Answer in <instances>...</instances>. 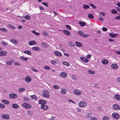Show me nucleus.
<instances>
[{
  "mask_svg": "<svg viewBox=\"0 0 120 120\" xmlns=\"http://www.w3.org/2000/svg\"><path fill=\"white\" fill-rule=\"evenodd\" d=\"M53 54L56 56L61 57L62 56L61 53L58 51H55L53 52Z\"/></svg>",
  "mask_w": 120,
  "mask_h": 120,
  "instance_id": "nucleus-11",
  "label": "nucleus"
},
{
  "mask_svg": "<svg viewBox=\"0 0 120 120\" xmlns=\"http://www.w3.org/2000/svg\"><path fill=\"white\" fill-rule=\"evenodd\" d=\"M52 88H54V89L55 90H56L57 89H58L59 88V86L56 85H55L53 86L52 87Z\"/></svg>",
  "mask_w": 120,
  "mask_h": 120,
  "instance_id": "nucleus-30",
  "label": "nucleus"
},
{
  "mask_svg": "<svg viewBox=\"0 0 120 120\" xmlns=\"http://www.w3.org/2000/svg\"><path fill=\"white\" fill-rule=\"evenodd\" d=\"M62 63L63 64L66 65L67 66H68L69 65V63L66 61H64Z\"/></svg>",
  "mask_w": 120,
  "mask_h": 120,
  "instance_id": "nucleus-42",
  "label": "nucleus"
},
{
  "mask_svg": "<svg viewBox=\"0 0 120 120\" xmlns=\"http://www.w3.org/2000/svg\"><path fill=\"white\" fill-rule=\"evenodd\" d=\"M60 75L63 78H65L67 76V74L66 72H62L60 73Z\"/></svg>",
  "mask_w": 120,
  "mask_h": 120,
  "instance_id": "nucleus-6",
  "label": "nucleus"
},
{
  "mask_svg": "<svg viewBox=\"0 0 120 120\" xmlns=\"http://www.w3.org/2000/svg\"><path fill=\"white\" fill-rule=\"evenodd\" d=\"M14 64L17 66H19L20 65V64L18 62H15L14 63Z\"/></svg>",
  "mask_w": 120,
  "mask_h": 120,
  "instance_id": "nucleus-64",
  "label": "nucleus"
},
{
  "mask_svg": "<svg viewBox=\"0 0 120 120\" xmlns=\"http://www.w3.org/2000/svg\"><path fill=\"white\" fill-rule=\"evenodd\" d=\"M92 114L90 113H88L86 115V117L88 118L91 117L92 116Z\"/></svg>",
  "mask_w": 120,
  "mask_h": 120,
  "instance_id": "nucleus-47",
  "label": "nucleus"
},
{
  "mask_svg": "<svg viewBox=\"0 0 120 120\" xmlns=\"http://www.w3.org/2000/svg\"><path fill=\"white\" fill-rule=\"evenodd\" d=\"M23 52L25 54H26L30 55H31L32 54L31 52L30 51L28 50L24 51Z\"/></svg>",
  "mask_w": 120,
  "mask_h": 120,
  "instance_id": "nucleus-25",
  "label": "nucleus"
},
{
  "mask_svg": "<svg viewBox=\"0 0 120 120\" xmlns=\"http://www.w3.org/2000/svg\"><path fill=\"white\" fill-rule=\"evenodd\" d=\"M10 41L11 42L13 43L15 45H17L18 43V42L15 40L14 39H10Z\"/></svg>",
  "mask_w": 120,
  "mask_h": 120,
  "instance_id": "nucleus-20",
  "label": "nucleus"
},
{
  "mask_svg": "<svg viewBox=\"0 0 120 120\" xmlns=\"http://www.w3.org/2000/svg\"><path fill=\"white\" fill-rule=\"evenodd\" d=\"M118 34H115L114 33H110L109 34V36L111 37L115 38L117 37Z\"/></svg>",
  "mask_w": 120,
  "mask_h": 120,
  "instance_id": "nucleus-19",
  "label": "nucleus"
},
{
  "mask_svg": "<svg viewBox=\"0 0 120 120\" xmlns=\"http://www.w3.org/2000/svg\"><path fill=\"white\" fill-rule=\"evenodd\" d=\"M113 108L115 109L118 110L120 109V107L117 105L115 104L112 105Z\"/></svg>",
  "mask_w": 120,
  "mask_h": 120,
  "instance_id": "nucleus-15",
  "label": "nucleus"
},
{
  "mask_svg": "<svg viewBox=\"0 0 120 120\" xmlns=\"http://www.w3.org/2000/svg\"><path fill=\"white\" fill-rule=\"evenodd\" d=\"M7 64L9 65H11L12 63L11 61H7L6 62Z\"/></svg>",
  "mask_w": 120,
  "mask_h": 120,
  "instance_id": "nucleus-56",
  "label": "nucleus"
},
{
  "mask_svg": "<svg viewBox=\"0 0 120 120\" xmlns=\"http://www.w3.org/2000/svg\"><path fill=\"white\" fill-rule=\"evenodd\" d=\"M22 106L24 108L29 109L31 107V106L29 104L26 103H23L22 104Z\"/></svg>",
  "mask_w": 120,
  "mask_h": 120,
  "instance_id": "nucleus-4",
  "label": "nucleus"
},
{
  "mask_svg": "<svg viewBox=\"0 0 120 120\" xmlns=\"http://www.w3.org/2000/svg\"><path fill=\"white\" fill-rule=\"evenodd\" d=\"M20 59L21 60L23 61H27V60H28V58H26L24 56H22L20 57Z\"/></svg>",
  "mask_w": 120,
  "mask_h": 120,
  "instance_id": "nucleus-29",
  "label": "nucleus"
},
{
  "mask_svg": "<svg viewBox=\"0 0 120 120\" xmlns=\"http://www.w3.org/2000/svg\"><path fill=\"white\" fill-rule=\"evenodd\" d=\"M1 117L2 118L5 120H8L10 118L8 115L5 114H3L2 115Z\"/></svg>",
  "mask_w": 120,
  "mask_h": 120,
  "instance_id": "nucleus-3",
  "label": "nucleus"
},
{
  "mask_svg": "<svg viewBox=\"0 0 120 120\" xmlns=\"http://www.w3.org/2000/svg\"><path fill=\"white\" fill-rule=\"evenodd\" d=\"M102 30L104 31H106L107 30V29L105 27H103L102 28Z\"/></svg>",
  "mask_w": 120,
  "mask_h": 120,
  "instance_id": "nucleus-61",
  "label": "nucleus"
},
{
  "mask_svg": "<svg viewBox=\"0 0 120 120\" xmlns=\"http://www.w3.org/2000/svg\"><path fill=\"white\" fill-rule=\"evenodd\" d=\"M39 103L41 105H44L46 104V102L44 100H40L38 101Z\"/></svg>",
  "mask_w": 120,
  "mask_h": 120,
  "instance_id": "nucleus-16",
  "label": "nucleus"
},
{
  "mask_svg": "<svg viewBox=\"0 0 120 120\" xmlns=\"http://www.w3.org/2000/svg\"><path fill=\"white\" fill-rule=\"evenodd\" d=\"M79 24L80 25L81 27H83L84 26H86V23L84 22H79Z\"/></svg>",
  "mask_w": 120,
  "mask_h": 120,
  "instance_id": "nucleus-26",
  "label": "nucleus"
},
{
  "mask_svg": "<svg viewBox=\"0 0 120 120\" xmlns=\"http://www.w3.org/2000/svg\"><path fill=\"white\" fill-rule=\"evenodd\" d=\"M41 3L44 5H45V6H46V7H48V4L47 3L45 2H42Z\"/></svg>",
  "mask_w": 120,
  "mask_h": 120,
  "instance_id": "nucleus-57",
  "label": "nucleus"
},
{
  "mask_svg": "<svg viewBox=\"0 0 120 120\" xmlns=\"http://www.w3.org/2000/svg\"><path fill=\"white\" fill-rule=\"evenodd\" d=\"M103 120H109V118L107 116H104L103 117Z\"/></svg>",
  "mask_w": 120,
  "mask_h": 120,
  "instance_id": "nucleus-43",
  "label": "nucleus"
},
{
  "mask_svg": "<svg viewBox=\"0 0 120 120\" xmlns=\"http://www.w3.org/2000/svg\"><path fill=\"white\" fill-rule=\"evenodd\" d=\"M0 30L4 32H7V30L5 28H1L0 29Z\"/></svg>",
  "mask_w": 120,
  "mask_h": 120,
  "instance_id": "nucleus-35",
  "label": "nucleus"
},
{
  "mask_svg": "<svg viewBox=\"0 0 120 120\" xmlns=\"http://www.w3.org/2000/svg\"><path fill=\"white\" fill-rule=\"evenodd\" d=\"M25 80L27 82H29L31 81V79L30 77L27 76L25 79Z\"/></svg>",
  "mask_w": 120,
  "mask_h": 120,
  "instance_id": "nucleus-24",
  "label": "nucleus"
},
{
  "mask_svg": "<svg viewBox=\"0 0 120 120\" xmlns=\"http://www.w3.org/2000/svg\"><path fill=\"white\" fill-rule=\"evenodd\" d=\"M9 97L11 98H15L17 97L16 94H10L9 95Z\"/></svg>",
  "mask_w": 120,
  "mask_h": 120,
  "instance_id": "nucleus-13",
  "label": "nucleus"
},
{
  "mask_svg": "<svg viewBox=\"0 0 120 120\" xmlns=\"http://www.w3.org/2000/svg\"><path fill=\"white\" fill-rule=\"evenodd\" d=\"M32 32L34 34L37 35H38L40 34V33H39L37 32L35 30L32 31Z\"/></svg>",
  "mask_w": 120,
  "mask_h": 120,
  "instance_id": "nucleus-36",
  "label": "nucleus"
},
{
  "mask_svg": "<svg viewBox=\"0 0 120 120\" xmlns=\"http://www.w3.org/2000/svg\"><path fill=\"white\" fill-rule=\"evenodd\" d=\"M65 27L66 28H67L68 29L70 30H71V26L69 25H66Z\"/></svg>",
  "mask_w": 120,
  "mask_h": 120,
  "instance_id": "nucleus-51",
  "label": "nucleus"
},
{
  "mask_svg": "<svg viewBox=\"0 0 120 120\" xmlns=\"http://www.w3.org/2000/svg\"><path fill=\"white\" fill-rule=\"evenodd\" d=\"M116 81L118 82H120V77L116 78Z\"/></svg>",
  "mask_w": 120,
  "mask_h": 120,
  "instance_id": "nucleus-62",
  "label": "nucleus"
},
{
  "mask_svg": "<svg viewBox=\"0 0 120 120\" xmlns=\"http://www.w3.org/2000/svg\"><path fill=\"white\" fill-rule=\"evenodd\" d=\"M5 105L2 103L0 104V108H3L5 107Z\"/></svg>",
  "mask_w": 120,
  "mask_h": 120,
  "instance_id": "nucleus-53",
  "label": "nucleus"
},
{
  "mask_svg": "<svg viewBox=\"0 0 120 120\" xmlns=\"http://www.w3.org/2000/svg\"><path fill=\"white\" fill-rule=\"evenodd\" d=\"M19 106L18 105L14 104H12V107L15 109H16L19 108Z\"/></svg>",
  "mask_w": 120,
  "mask_h": 120,
  "instance_id": "nucleus-28",
  "label": "nucleus"
},
{
  "mask_svg": "<svg viewBox=\"0 0 120 120\" xmlns=\"http://www.w3.org/2000/svg\"><path fill=\"white\" fill-rule=\"evenodd\" d=\"M25 89L22 88H20L18 89L19 91L20 92H21L23 91H25Z\"/></svg>",
  "mask_w": 120,
  "mask_h": 120,
  "instance_id": "nucleus-50",
  "label": "nucleus"
},
{
  "mask_svg": "<svg viewBox=\"0 0 120 120\" xmlns=\"http://www.w3.org/2000/svg\"><path fill=\"white\" fill-rule=\"evenodd\" d=\"M67 91L64 89H61L60 90V93L61 94L64 95L67 93Z\"/></svg>",
  "mask_w": 120,
  "mask_h": 120,
  "instance_id": "nucleus-17",
  "label": "nucleus"
},
{
  "mask_svg": "<svg viewBox=\"0 0 120 120\" xmlns=\"http://www.w3.org/2000/svg\"><path fill=\"white\" fill-rule=\"evenodd\" d=\"M83 7L85 9H87L88 8H90V7L88 5H86L85 4L83 5Z\"/></svg>",
  "mask_w": 120,
  "mask_h": 120,
  "instance_id": "nucleus-32",
  "label": "nucleus"
},
{
  "mask_svg": "<svg viewBox=\"0 0 120 120\" xmlns=\"http://www.w3.org/2000/svg\"><path fill=\"white\" fill-rule=\"evenodd\" d=\"M49 92L47 90H44L42 94V96L45 98H48L49 96Z\"/></svg>",
  "mask_w": 120,
  "mask_h": 120,
  "instance_id": "nucleus-1",
  "label": "nucleus"
},
{
  "mask_svg": "<svg viewBox=\"0 0 120 120\" xmlns=\"http://www.w3.org/2000/svg\"><path fill=\"white\" fill-rule=\"evenodd\" d=\"M109 62V61L107 60H103L101 61V63L104 64H107Z\"/></svg>",
  "mask_w": 120,
  "mask_h": 120,
  "instance_id": "nucleus-18",
  "label": "nucleus"
},
{
  "mask_svg": "<svg viewBox=\"0 0 120 120\" xmlns=\"http://www.w3.org/2000/svg\"><path fill=\"white\" fill-rule=\"evenodd\" d=\"M50 63L52 64L53 65H54L56 64L57 63L56 61L55 60H52L50 61Z\"/></svg>",
  "mask_w": 120,
  "mask_h": 120,
  "instance_id": "nucleus-38",
  "label": "nucleus"
},
{
  "mask_svg": "<svg viewBox=\"0 0 120 120\" xmlns=\"http://www.w3.org/2000/svg\"><path fill=\"white\" fill-rule=\"evenodd\" d=\"M2 45L4 46H5L8 45V44L6 42L4 41H2L1 42Z\"/></svg>",
  "mask_w": 120,
  "mask_h": 120,
  "instance_id": "nucleus-33",
  "label": "nucleus"
},
{
  "mask_svg": "<svg viewBox=\"0 0 120 120\" xmlns=\"http://www.w3.org/2000/svg\"><path fill=\"white\" fill-rule=\"evenodd\" d=\"M6 55V53L3 51H0V56H3L5 55Z\"/></svg>",
  "mask_w": 120,
  "mask_h": 120,
  "instance_id": "nucleus-31",
  "label": "nucleus"
},
{
  "mask_svg": "<svg viewBox=\"0 0 120 120\" xmlns=\"http://www.w3.org/2000/svg\"><path fill=\"white\" fill-rule=\"evenodd\" d=\"M23 99L24 101H28L29 100V98L27 97H25L23 98Z\"/></svg>",
  "mask_w": 120,
  "mask_h": 120,
  "instance_id": "nucleus-54",
  "label": "nucleus"
},
{
  "mask_svg": "<svg viewBox=\"0 0 120 120\" xmlns=\"http://www.w3.org/2000/svg\"><path fill=\"white\" fill-rule=\"evenodd\" d=\"M2 102L3 103L6 104H8L9 103V101L5 100H3Z\"/></svg>",
  "mask_w": 120,
  "mask_h": 120,
  "instance_id": "nucleus-34",
  "label": "nucleus"
},
{
  "mask_svg": "<svg viewBox=\"0 0 120 120\" xmlns=\"http://www.w3.org/2000/svg\"><path fill=\"white\" fill-rule=\"evenodd\" d=\"M42 33L43 34H44L45 35H48V34L47 32L46 31H42Z\"/></svg>",
  "mask_w": 120,
  "mask_h": 120,
  "instance_id": "nucleus-59",
  "label": "nucleus"
},
{
  "mask_svg": "<svg viewBox=\"0 0 120 120\" xmlns=\"http://www.w3.org/2000/svg\"><path fill=\"white\" fill-rule=\"evenodd\" d=\"M111 67L112 69L115 70L118 69V66L116 64H113L111 65Z\"/></svg>",
  "mask_w": 120,
  "mask_h": 120,
  "instance_id": "nucleus-8",
  "label": "nucleus"
},
{
  "mask_svg": "<svg viewBox=\"0 0 120 120\" xmlns=\"http://www.w3.org/2000/svg\"><path fill=\"white\" fill-rule=\"evenodd\" d=\"M88 72L90 74H93L94 73V71L92 70H89L88 71Z\"/></svg>",
  "mask_w": 120,
  "mask_h": 120,
  "instance_id": "nucleus-49",
  "label": "nucleus"
},
{
  "mask_svg": "<svg viewBox=\"0 0 120 120\" xmlns=\"http://www.w3.org/2000/svg\"><path fill=\"white\" fill-rule=\"evenodd\" d=\"M114 98L117 100L118 101H120V95L117 94L115 95L114 96Z\"/></svg>",
  "mask_w": 120,
  "mask_h": 120,
  "instance_id": "nucleus-27",
  "label": "nucleus"
},
{
  "mask_svg": "<svg viewBox=\"0 0 120 120\" xmlns=\"http://www.w3.org/2000/svg\"><path fill=\"white\" fill-rule=\"evenodd\" d=\"M75 44L77 46L79 47H81L83 46V45L81 43L78 41L75 42Z\"/></svg>",
  "mask_w": 120,
  "mask_h": 120,
  "instance_id": "nucleus-12",
  "label": "nucleus"
},
{
  "mask_svg": "<svg viewBox=\"0 0 120 120\" xmlns=\"http://www.w3.org/2000/svg\"><path fill=\"white\" fill-rule=\"evenodd\" d=\"M78 34L81 35L82 36L84 37H86L89 36V35L88 34H84V33L83 32L81 31H79L78 32Z\"/></svg>",
  "mask_w": 120,
  "mask_h": 120,
  "instance_id": "nucleus-7",
  "label": "nucleus"
},
{
  "mask_svg": "<svg viewBox=\"0 0 120 120\" xmlns=\"http://www.w3.org/2000/svg\"><path fill=\"white\" fill-rule=\"evenodd\" d=\"M32 70L33 71H34L35 72H37L38 71L36 69H35L34 68H31Z\"/></svg>",
  "mask_w": 120,
  "mask_h": 120,
  "instance_id": "nucleus-60",
  "label": "nucleus"
},
{
  "mask_svg": "<svg viewBox=\"0 0 120 120\" xmlns=\"http://www.w3.org/2000/svg\"><path fill=\"white\" fill-rule=\"evenodd\" d=\"M41 109L44 110H47L49 109L48 106L45 104L41 105Z\"/></svg>",
  "mask_w": 120,
  "mask_h": 120,
  "instance_id": "nucleus-9",
  "label": "nucleus"
},
{
  "mask_svg": "<svg viewBox=\"0 0 120 120\" xmlns=\"http://www.w3.org/2000/svg\"><path fill=\"white\" fill-rule=\"evenodd\" d=\"M73 92L75 94L78 95H80L81 94V91L78 90H75L73 91Z\"/></svg>",
  "mask_w": 120,
  "mask_h": 120,
  "instance_id": "nucleus-10",
  "label": "nucleus"
},
{
  "mask_svg": "<svg viewBox=\"0 0 120 120\" xmlns=\"http://www.w3.org/2000/svg\"><path fill=\"white\" fill-rule=\"evenodd\" d=\"M44 68L46 69L47 70H50V67L48 66H44Z\"/></svg>",
  "mask_w": 120,
  "mask_h": 120,
  "instance_id": "nucleus-52",
  "label": "nucleus"
},
{
  "mask_svg": "<svg viewBox=\"0 0 120 120\" xmlns=\"http://www.w3.org/2000/svg\"><path fill=\"white\" fill-rule=\"evenodd\" d=\"M87 104L86 103L83 101H82L79 102V105L80 107H83L86 106Z\"/></svg>",
  "mask_w": 120,
  "mask_h": 120,
  "instance_id": "nucleus-5",
  "label": "nucleus"
},
{
  "mask_svg": "<svg viewBox=\"0 0 120 120\" xmlns=\"http://www.w3.org/2000/svg\"><path fill=\"white\" fill-rule=\"evenodd\" d=\"M69 45L72 47L74 46V45L72 41H70L68 43Z\"/></svg>",
  "mask_w": 120,
  "mask_h": 120,
  "instance_id": "nucleus-46",
  "label": "nucleus"
},
{
  "mask_svg": "<svg viewBox=\"0 0 120 120\" xmlns=\"http://www.w3.org/2000/svg\"><path fill=\"white\" fill-rule=\"evenodd\" d=\"M91 55L89 54H87L86 56V57L88 59H90L91 58Z\"/></svg>",
  "mask_w": 120,
  "mask_h": 120,
  "instance_id": "nucleus-58",
  "label": "nucleus"
},
{
  "mask_svg": "<svg viewBox=\"0 0 120 120\" xmlns=\"http://www.w3.org/2000/svg\"><path fill=\"white\" fill-rule=\"evenodd\" d=\"M12 29H15L16 28L14 26L12 25L11 24H9L8 25Z\"/></svg>",
  "mask_w": 120,
  "mask_h": 120,
  "instance_id": "nucleus-44",
  "label": "nucleus"
},
{
  "mask_svg": "<svg viewBox=\"0 0 120 120\" xmlns=\"http://www.w3.org/2000/svg\"><path fill=\"white\" fill-rule=\"evenodd\" d=\"M89 4L90 6L92 7L93 8L95 9L96 8L95 6L94 5L91 3H89Z\"/></svg>",
  "mask_w": 120,
  "mask_h": 120,
  "instance_id": "nucleus-45",
  "label": "nucleus"
},
{
  "mask_svg": "<svg viewBox=\"0 0 120 120\" xmlns=\"http://www.w3.org/2000/svg\"><path fill=\"white\" fill-rule=\"evenodd\" d=\"M63 32L66 35L69 36L71 35L69 31L67 30H63Z\"/></svg>",
  "mask_w": 120,
  "mask_h": 120,
  "instance_id": "nucleus-23",
  "label": "nucleus"
},
{
  "mask_svg": "<svg viewBox=\"0 0 120 120\" xmlns=\"http://www.w3.org/2000/svg\"><path fill=\"white\" fill-rule=\"evenodd\" d=\"M111 13L113 14H116L117 13V11L114 9H112L111 11Z\"/></svg>",
  "mask_w": 120,
  "mask_h": 120,
  "instance_id": "nucleus-40",
  "label": "nucleus"
},
{
  "mask_svg": "<svg viewBox=\"0 0 120 120\" xmlns=\"http://www.w3.org/2000/svg\"><path fill=\"white\" fill-rule=\"evenodd\" d=\"M28 44L30 45H34L36 44L37 43L34 41H29Z\"/></svg>",
  "mask_w": 120,
  "mask_h": 120,
  "instance_id": "nucleus-21",
  "label": "nucleus"
},
{
  "mask_svg": "<svg viewBox=\"0 0 120 120\" xmlns=\"http://www.w3.org/2000/svg\"><path fill=\"white\" fill-rule=\"evenodd\" d=\"M112 117L115 119H118L120 117L119 115L118 114L116 113H114L112 114Z\"/></svg>",
  "mask_w": 120,
  "mask_h": 120,
  "instance_id": "nucleus-2",
  "label": "nucleus"
},
{
  "mask_svg": "<svg viewBox=\"0 0 120 120\" xmlns=\"http://www.w3.org/2000/svg\"><path fill=\"white\" fill-rule=\"evenodd\" d=\"M36 95H34L30 96V98L33 99H35L36 98Z\"/></svg>",
  "mask_w": 120,
  "mask_h": 120,
  "instance_id": "nucleus-55",
  "label": "nucleus"
},
{
  "mask_svg": "<svg viewBox=\"0 0 120 120\" xmlns=\"http://www.w3.org/2000/svg\"><path fill=\"white\" fill-rule=\"evenodd\" d=\"M27 113L28 115H31L33 114V112L32 111L29 110L27 111Z\"/></svg>",
  "mask_w": 120,
  "mask_h": 120,
  "instance_id": "nucleus-41",
  "label": "nucleus"
},
{
  "mask_svg": "<svg viewBox=\"0 0 120 120\" xmlns=\"http://www.w3.org/2000/svg\"><path fill=\"white\" fill-rule=\"evenodd\" d=\"M32 49L36 51H39L40 50V48L38 47H32Z\"/></svg>",
  "mask_w": 120,
  "mask_h": 120,
  "instance_id": "nucleus-22",
  "label": "nucleus"
},
{
  "mask_svg": "<svg viewBox=\"0 0 120 120\" xmlns=\"http://www.w3.org/2000/svg\"><path fill=\"white\" fill-rule=\"evenodd\" d=\"M25 18V19L27 20H29L31 18L30 16L29 15H26L24 17Z\"/></svg>",
  "mask_w": 120,
  "mask_h": 120,
  "instance_id": "nucleus-39",
  "label": "nucleus"
},
{
  "mask_svg": "<svg viewBox=\"0 0 120 120\" xmlns=\"http://www.w3.org/2000/svg\"><path fill=\"white\" fill-rule=\"evenodd\" d=\"M80 59L81 60L87 63L89 61V60L85 57H80Z\"/></svg>",
  "mask_w": 120,
  "mask_h": 120,
  "instance_id": "nucleus-14",
  "label": "nucleus"
},
{
  "mask_svg": "<svg viewBox=\"0 0 120 120\" xmlns=\"http://www.w3.org/2000/svg\"><path fill=\"white\" fill-rule=\"evenodd\" d=\"M96 118L94 117H91V118L90 120H97Z\"/></svg>",
  "mask_w": 120,
  "mask_h": 120,
  "instance_id": "nucleus-63",
  "label": "nucleus"
},
{
  "mask_svg": "<svg viewBox=\"0 0 120 120\" xmlns=\"http://www.w3.org/2000/svg\"><path fill=\"white\" fill-rule=\"evenodd\" d=\"M41 45H42V46L43 47H46L47 46V44L44 42H42L41 43Z\"/></svg>",
  "mask_w": 120,
  "mask_h": 120,
  "instance_id": "nucleus-48",
  "label": "nucleus"
},
{
  "mask_svg": "<svg viewBox=\"0 0 120 120\" xmlns=\"http://www.w3.org/2000/svg\"><path fill=\"white\" fill-rule=\"evenodd\" d=\"M88 18L90 19H92L94 18V16L92 14H89L88 15Z\"/></svg>",
  "mask_w": 120,
  "mask_h": 120,
  "instance_id": "nucleus-37",
  "label": "nucleus"
}]
</instances>
